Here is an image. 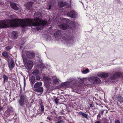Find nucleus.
Masks as SVG:
<instances>
[{"label":"nucleus","mask_w":123,"mask_h":123,"mask_svg":"<svg viewBox=\"0 0 123 123\" xmlns=\"http://www.w3.org/2000/svg\"><path fill=\"white\" fill-rule=\"evenodd\" d=\"M39 71L37 69L35 70L32 72V74L33 75H37L39 74Z\"/></svg>","instance_id":"412c9836"},{"label":"nucleus","mask_w":123,"mask_h":123,"mask_svg":"<svg viewBox=\"0 0 123 123\" xmlns=\"http://www.w3.org/2000/svg\"><path fill=\"white\" fill-rule=\"evenodd\" d=\"M43 65V64H42V65Z\"/></svg>","instance_id":"864d4df0"},{"label":"nucleus","mask_w":123,"mask_h":123,"mask_svg":"<svg viewBox=\"0 0 123 123\" xmlns=\"http://www.w3.org/2000/svg\"><path fill=\"white\" fill-rule=\"evenodd\" d=\"M58 82V80L57 79H56L54 80L53 83L54 84H55V83H57Z\"/></svg>","instance_id":"e433bc0d"},{"label":"nucleus","mask_w":123,"mask_h":123,"mask_svg":"<svg viewBox=\"0 0 123 123\" xmlns=\"http://www.w3.org/2000/svg\"><path fill=\"white\" fill-rule=\"evenodd\" d=\"M104 123H109L108 122H105Z\"/></svg>","instance_id":"09e8293b"},{"label":"nucleus","mask_w":123,"mask_h":123,"mask_svg":"<svg viewBox=\"0 0 123 123\" xmlns=\"http://www.w3.org/2000/svg\"><path fill=\"white\" fill-rule=\"evenodd\" d=\"M26 54L29 58L32 59L34 57L35 54L32 51H29L26 52Z\"/></svg>","instance_id":"39448f33"},{"label":"nucleus","mask_w":123,"mask_h":123,"mask_svg":"<svg viewBox=\"0 0 123 123\" xmlns=\"http://www.w3.org/2000/svg\"><path fill=\"white\" fill-rule=\"evenodd\" d=\"M59 99L57 98H56L54 100V101L55 102V103L56 104H57L58 102Z\"/></svg>","instance_id":"c9c22d12"},{"label":"nucleus","mask_w":123,"mask_h":123,"mask_svg":"<svg viewBox=\"0 0 123 123\" xmlns=\"http://www.w3.org/2000/svg\"><path fill=\"white\" fill-rule=\"evenodd\" d=\"M80 114L86 118L88 116L87 114L83 112H80Z\"/></svg>","instance_id":"5701e85b"},{"label":"nucleus","mask_w":123,"mask_h":123,"mask_svg":"<svg viewBox=\"0 0 123 123\" xmlns=\"http://www.w3.org/2000/svg\"><path fill=\"white\" fill-rule=\"evenodd\" d=\"M56 33L57 35H58L59 36L60 35L62 34V33L61 31L59 30L56 31Z\"/></svg>","instance_id":"c756f323"},{"label":"nucleus","mask_w":123,"mask_h":123,"mask_svg":"<svg viewBox=\"0 0 123 123\" xmlns=\"http://www.w3.org/2000/svg\"><path fill=\"white\" fill-rule=\"evenodd\" d=\"M66 3L62 1H59L58 2V5L60 7H63L66 5Z\"/></svg>","instance_id":"f8f14e48"},{"label":"nucleus","mask_w":123,"mask_h":123,"mask_svg":"<svg viewBox=\"0 0 123 123\" xmlns=\"http://www.w3.org/2000/svg\"><path fill=\"white\" fill-rule=\"evenodd\" d=\"M108 77V74L107 73H103V76H102V77L106 78Z\"/></svg>","instance_id":"c85d7f7f"},{"label":"nucleus","mask_w":123,"mask_h":123,"mask_svg":"<svg viewBox=\"0 0 123 123\" xmlns=\"http://www.w3.org/2000/svg\"><path fill=\"white\" fill-rule=\"evenodd\" d=\"M42 85V82H37L35 83L34 86V89L40 87Z\"/></svg>","instance_id":"4468645a"},{"label":"nucleus","mask_w":123,"mask_h":123,"mask_svg":"<svg viewBox=\"0 0 123 123\" xmlns=\"http://www.w3.org/2000/svg\"><path fill=\"white\" fill-rule=\"evenodd\" d=\"M47 119L49 121H51L52 120V119L51 118L49 117H47Z\"/></svg>","instance_id":"58836bf2"},{"label":"nucleus","mask_w":123,"mask_h":123,"mask_svg":"<svg viewBox=\"0 0 123 123\" xmlns=\"http://www.w3.org/2000/svg\"><path fill=\"white\" fill-rule=\"evenodd\" d=\"M33 62L32 61L30 60L28 61L27 62L26 68H27L29 70L31 69L32 68L33 66Z\"/></svg>","instance_id":"6e6552de"},{"label":"nucleus","mask_w":123,"mask_h":123,"mask_svg":"<svg viewBox=\"0 0 123 123\" xmlns=\"http://www.w3.org/2000/svg\"><path fill=\"white\" fill-rule=\"evenodd\" d=\"M33 4V3L32 2H29L25 5V6L28 9H29L30 7L32 6Z\"/></svg>","instance_id":"6ab92c4d"},{"label":"nucleus","mask_w":123,"mask_h":123,"mask_svg":"<svg viewBox=\"0 0 123 123\" xmlns=\"http://www.w3.org/2000/svg\"><path fill=\"white\" fill-rule=\"evenodd\" d=\"M117 99L120 102V103H123V98L121 96H118L117 97Z\"/></svg>","instance_id":"aec40b11"},{"label":"nucleus","mask_w":123,"mask_h":123,"mask_svg":"<svg viewBox=\"0 0 123 123\" xmlns=\"http://www.w3.org/2000/svg\"><path fill=\"white\" fill-rule=\"evenodd\" d=\"M12 48V47L10 46H8L7 47L5 48V50L7 51L11 49Z\"/></svg>","instance_id":"2f4dec72"},{"label":"nucleus","mask_w":123,"mask_h":123,"mask_svg":"<svg viewBox=\"0 0 123 123\" xmlns=\"http://www.w3.org/2000/svg\"><path fill=\"white\" fill-rule=\"evenodd\" d=\"M2 55L4 56L6 58H7L9 56L7 52H5L3 53Z\"/></svg>","instance_id":"b1692460"},{"label":"nucleus","mask_w":123,"mask_h":123,"mask_svg":"<svg viewBox=\"0 0 123 123\" xmlns=\"http://www.w3.org/2000/svg\"><path fill=\"white\" fill-rule=\"evenodd\" d=\"M95 123H101L98 121H97L95 122Z\"/></svg>","instance_id":"c03bdc74"},{"label":"nucleus","mask_w":123,"mask_h":123,"mask_svg":"<svg viewBox=\"0 0 123 123\" xmlns=\"http://www.w3.org/2000/svg\"><path fill=\"white\" fill-rule=\"evenodd\" d=\"M29 80L31 85L33 86L34 83L36 82L34 76H32L30 78Z\"/></svg>","instance_id":"dca6fc26"},{"label":"nucleus","mask_w":123,"mask_h":123,"mask_svg":"<svg viewBox=\"0 0 123 123\" xmlns=\"http://www.w3.org/2000/svg\"><path fill=\"white\" fill-rule=\"evenodd\" d=\"M104 111L105 110H102L100 112L101 114H103Z\"/></svg>","instance_id":"ea45409f"},{"label":"nucleus","mask_w":123,"mask_h":123,"mask_svg":"<svg viewBox=\"0 0 123 123\" xmlns=\"http://www.w3.org/2000/svg\"><path fill=\"white\" fill-rule=\"evenodd\" d=\"M72 22V25H73V26H72V25H70V28L72 30H73L74 29V27L75 26V22L74 21V20H73Z\"/></svg>","instance_id":"4be33fe9"},{"label":"nucleus","mask_w":123,"mask_h":123,"mask_svg":"<svg viewBox=\"0 0 123 123\" xmlns=\"http://www.w3.org/2000/svg\"><path fill=\"white\" fill-rule=\"evenodd\" d=\"M36 79L37 80H40V77L39 74L36 75Z\"/></svg>","instance_id":"f704fd0d"},{"label":"nucleus","mask_w":123,"mask_h":123,"mask_svg":"<svg viewBox=\"0 0 123 123\" xmlns=\"http://www.w3.org/2000/svg\"><path fill=\"white\" fill-rule=\"evenodd\" d=\"M114 123H120V121L118 120H115Z\"/></svg>","instance_id":"4c0bfd02"},{"label":"nucleus","mask_w":123,"mask_h":123,"mask_svg":"<svg viewBox=\"0 0 123 123\" xmlns=\"http://www.w3.org/2000/svg\"><path fill=\"white\" fill-rule=\"evenodd\" d=\"M10 4L12 8L16 10H18V7H17L15 3L13 2H11Z\"/></svg>","instance_id":"9b49d317"},{"label":"nucleus","mask_w":123,"mask_h":123,"mask_svg":"<svg viewBox=\"0 0 123 123\" xmlns=\"http://www.w3.org/2000/svg\"><path fill=\"white\" fill-rule=\"evenodd\" d=\"M89 80L90 82L95 84H98L100 82V80L99 78L95 77H91L89 78Z\"/></svg>","instance_id":"f03ea898"},{"label":"nucleus","mask_w":123,"mask_h":123,"mask_svg":"<svg viewBox=\"0 0 123 123\" xmlns=\"http://www.w3.org/2000/svg\"><path fill=\"white\" fill-rule=\"evenodd\" d=\"M44 80L46 82L49 81L50 80V79L46 77H44L43 78Z\"/></svg>","instance_id":"7c9ffc66"},{"label":"nucleus","mask_w":123,"mask_h":123,"mask_svg":"<svg viewBox=\"0 0 123 123\" xmlns=\"http://www.w3.org/2000/svg\"><path fill=\"white\" fill-rule=\"evenodd\" d=\"M73 92H75V91H74V90H73Z\"/></svg>","instance_id":"de8ad7c7"},{"label":"nucleus","mask_w":123,"mask_h":123,"mask_svg":"<svg viewBox=\"0 0 123 123\" xmlns=\"http://www.w3.org/2000/svg\"><path fill=\"white\" fill-rule=\"evenodd\" d=\"M17 34V32L16 31H12L11 34V37L12 38L15 39H17L18 36Z\"/></svg>","instance_id":"0eeeda50"},{"label":"nucleus","mask_w":123,"mask_h":123,"mask_svg":"<svg viewBox=\"0 0 123 123\" xmlns=\"http://www.w3.org/2000/svg\"><path fill=\"white\" fill-rule=\"evenodd\" d=\"M88 109H91V108H90V106H88Z\"/></svg>","instance_id":"49530a36"},{"label":"nucleus","mask_w":123,"mask_h":123,"mask_svg":"<svg viewBox=\"0 0 123 123\" xmlns=\"http://www.w3.org/2000/svg\"><path fill=\"white\" fill-rule=\"evenodd\" d=\"M76 12H75L72 11L67 14V15L72 18H75L76 16Z\"/></svg>","instance_id":"423d86ee"},{"label":"nucleus","mask_w":123,"mask_h":123,"mask_svg":"<svg viewBox=\"0 0 123 123\" xmlns=\"http://www.w3.org/2000/svg\"><path fill=\"white\" fill-rule=\"evenodd\" d=\"M23 59L24 63H25L27 60V58L24 55L22 56Z\"/></svg>","instance_id":"a878e982"},{"label":"nucleus","mask_w":123,"mask_h":123,"mask_svg":"<svg viewBox=\"0 0 123 123\" xmlns=\"http://www.w3.org/2000/svg\"><path fill=\"white\" fill-rule=\"evenodd\" d=\"M101 116L100 114H98L97 116V117H99V118Z\"/></svg>","instance_id":"37998d69"},{"label":"nucleus","mask_w":123,"mask_h":123,"mask_svg":"<svg viewBox=\"0 0 123 123\" xmlns=\"http://www.w3.org/2000/svg\"><path fill=\"white\" fill-rule=\"evenodd\" d=\"M90 108H91V107H93V105L91 104H90Z\"/></svg>","instance_id":"a19ab883"},{"label":"nucleus","mask_w":123,"mask_h":123,"mask_svg":"<svg viewBox=\"0 0 123 123\" xmlns=\"http://www.w3.org/2000/svg\"><path fill=\"white\" fill-rule=\"evenodd\" d=\"M103 72L99 73L97 74V76H98L102 77L103 76Z\"/></svg>","instance_id":"473e14b6"},{"label":"nucleus","mask_w":123,"mask_h":123,"mask_svg":"<svg viewBox=\"0 0 123 123\" xmlns=\"http://www.w3.org/2000/svg\"><path fill=\"white\" fill-rule=\"evenodd\" d=\"M7 111L9 112H13V109L12 107H9L7 109Z\"/></svg>","instance_id":"bb28decb"},{"label":"nucleus","mask_w":123,"mask_h":123,"mask_svg":"<svg viewBox=\"0 0 123 123\" xmlns=\"http://www.w3.org/2000/svg\"><path fill=\"white\" fill-rule=\"evenodd\" d=\"M51 5H50L49 6V7L48 8V9L49 10H50L51 9Z\"/></svg>","instance_id":"79ce46f5"},{"label":"nucleus","mask_w":123,"mask_h":123,"mask_svg":"<svg viewBox=\"0 0 123 123\" xmlns=\"http://www.w3.org/2000/svg\"><path fill=\"white\" fill-rule=\"evenodd\" d=\"M62 39H64V40H65V37H64V38H62Z\"/></svg>","instance_id":"3c124183"},{"label":"nucleus","mask_w":123,"mask_h":123,"mask_svg":"<svg viewBox=\"0 0 123 123\" xmlns=\"http://www.w3.org/2000/svg\"><path fill=\"white\" fill-rule=\"evenodd\" d=\"M14 63L13 60L12 59L11 60V62L9 64L8 66L9 68H13L14 67Z\"/></svg>","instance_id":"a211bd4d"},{"label":"nucleus","mask_w":123,"mask_h":123,"mask_svg":"<svg viewBox=\"0 0 123 123\" xmlns=\"http://www.w3.org/2000/svg\"><path fill=\"white\" fill-rule=\"evenodd\" d=\"M26 99V97L24 95H22L20 97V99L18 102L21 106H23L25 104V102Z\"/></svg>","instance_id":"20e7f679"},{"label":"nucleus","mask_w":123,"mask_h":123,"mask_svg":"<svg viewBox=\"0 0 123 123\" xmlns=\"http://www.w3.org/2000/svg\"><path fill=\"white\" fill-rule=\"evenodd\" d=\"M81 3H82V5H83V6L84 5H83V2H81Z\"/></svg>","instance_id":"8fccbe9b"},{"label":"nucleus","mask_w":123,"mask_h":123,"mask_svg":"<svg viewBox=\"0 0 123 123\" xmlns=\"http://www.w3.org/2000/svg\"><path fill=\"white\" fill-rule=\"evenodd\" d=\"M41 110L42 111H43L44 110V106L43 105L41 104Z\"/></svg>","instance_id":"72a5a7b5"},{"label":"nucleus","mask_w":123,"mask_h":123,"mask_svg":"<svg viewBox=\"0 0 123 123\" xmlns=\"http://www.w3.org/2000/svg\"><path fill=\"white\" fill-rule=\"evenodd\" d=\"M41 15V13L40 12H37L35 13L34 15V19H32L33 20V21H34V19L35 18H39V17H40Z\"/></svg>","instance_id":"2eb2a0df"},{"label":"nucleus","mask_w":123,"mask_h":123,"mask_svg":"<svg viewBox=\"0 0 123 123\" xmlns=\"http://www.w3.org/2000/svg\"><path fill=\"white\" fill-rule=\"evenodd\" d=\"M75 39L73 36L69 37L68 39H66L65 42L67 44L72 45L74 42Z\"/></svg>","instance_id":"7ed1b4c3"},{"label":"nucleus","mask_w":123,"mask_h":123,"mask_svg":"<svg viewBox=\"0 0 123 123\" xmlns=\"http://www.w3.org/2000/svg\"><path fill=\"white\" fill-rule=\"evenodd\" d=\"M42 123V122H41V123Z\"/></svg>","instance_id":"5fc2aeb1"},{"label":"nucleus","mask_w":123,"mask_h":123,"mask_svg":"<svg viewBox=\"0 0 123 123\" xmlns=\"http://www.w3.org/2000/svg\"><path fill=\"white\" fill-rule=\"evenodd\" d=\"M3 78L4 80V82L7 81L8 79V78L4 74L3 75Z\"/></svg>","instance_id":"393cba45"},{"label":"nucleus","mask_w":123,"mask_h":123,"mask_svg":"<svg viewBox=\"0 0 123 123\" xmlns=\"http://www.w3.org/2000/svg\"><path fill=\"white\" fill-rule=\"evenodd\" d=\"M89 71L88 69H86L85 70L83 71H82V73L84 74H86L88 73Z\"/></svg>","instance_id":"cd10ccee"},{"label":"nucleus","mask_w":123,"mask_h":123,"mask_svg":"<svg viewBox=\"0 0 123 123\" xmlns=\"http://www.w3.org/2000/svg\"><path fill=\"white\" fill-rule=\"evenodd\" d=\"M75 81H76V80L75 81V80L74 79H71L69 81L64 83L63 85H64L65 86H68L71 83L74 82Z\"/></svg>","instance_id":"1a4fd4ad"},{"label":"nucleus","mask_w":123,"mask_h":123,"mask_svg":"<svg viewBox=\"0 0 123 123\" xmlns=\"http://www.w3.org/2000/svg\"><path fill=\"white\" fill-rule=\"evenodd\" d=\"M117 1L118 2H120V1L119 0H118Z\"/></svg>","instance_id":"603ef678"},{"label":"nucleus","mask_w":123,"mask_h":123,"mask_svg":"<svg viewBox=\"0 0 123 123\" xmlns=\"http://www.w3.org/2000/svg\"><path fill=\"white\" fill-rule=\"evenodd\" d=\"M37 89H33V90L35 92L40 93L41 94L43 92V88L42 87H40Z\"/></svg>","instance_id":"9d476101"},{"label":"nucleus","mask_w":123,"mask_h":123,"mask_svg":"<svg viewBox=\"0 0 123 123\" xmlns=\"http://www.w3.org/2000/svg\"><path fill=\"white\" fill-rule=\"evenodd\" d=\"M48 24V22L47 21L43 20L41 19L38 18L34 19V22H33V19L31 18L18 20L13 19L0 21V29L9 27H14L18 26H20L23 28L26 26H38L36 29L37 31H38L43 28L44 25Z\"/></svg>","instance_id":"f257e3e1"},{"label":"nucleus","mask_w":123,"mask_h":123,"mask_svg":"<svg viewBox=\"0 0 123 123\" xmlns=\"http://www.w3.org/2000/svg\"><path fill=\"white\" fill-rule=\"evenodd\" d=\"M121 74L120 73H117L114 74L111 77V79L112 80L114 79L116 76H119Z\"/></svg>","instance_id":"f3484780"},{"label":"nucleus","mask_w":123,"mask_h":123,"mask_svg":"<svg viewBox=\"0 0 123 123\" xmlns=\"http://www.w3.org/2000/svg\"><path fill=\"white\" fill-rule=\"evenodd\" d=\"M93 107H91V109L92 110H94V108H93Z\"/></svg>","instance_id":"a18cd8bd"},{"label":"nucleus","mask_w":123,"mask_h":123,"mask_svg":"<svg viewBox=\"0 0 123 123\" xmlns=\"http://www.w3.org/2000/svg\"><path fill=\"white\" fill-rule=\"evenodd\" d=\"M68 27V25L67 24H63L59 25V27L63 30L66 29Z\"/></svg>","instance_id":"ddd939ff"}]
</instances>
